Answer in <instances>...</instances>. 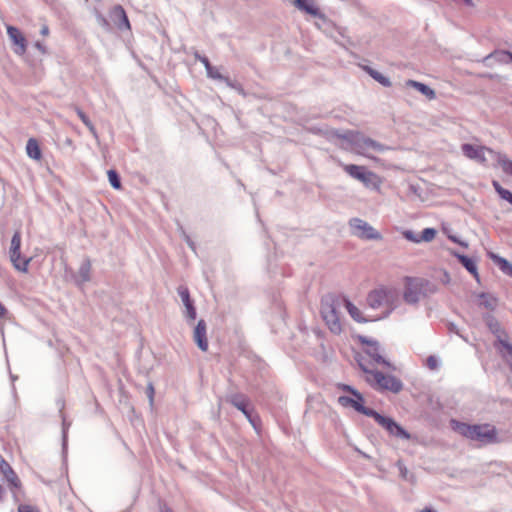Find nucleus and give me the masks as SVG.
<instances>
[{"label": "nucleus", "mask_w": 512, "mask_h": 512, "mask_svg": "<svg viewBox=\"0 0 512 512\" xmlns=\"http://www.w3.org/2000/svg\"><path fill=\"white\" fill-rule=\"evenodd\" d=\"M341 306V296L327 294L321 298L320 315L329 331L334 335H340L343 332V325L340 319Z\"/></svg>", "instance_id": "obj_1"}, {"label": "nucleus", "mask_w": 512, "mask_h": 512, "mask_svg": "<svg viewBox=\"0 0 512 512\" xmlns=\"http://www.w3.org/2000/svg\"><path fill=\"white\" fill-rule=\"evenodd\" d=\"M437 292V285L422 277H404L403 300L410 305H416L421 298L428 297Z\"/></svg>", "instance_id": "obj_2"}, {"label": "nucleus", "mask_w": 512, "mask_h": 512, "mask_svg": "<svg viewBox=\"0 0 512 512\" xmlns=\"http://www.w3.org/2000/svg\"><path fill=\"white\" fill-rule=\"evenodd\" d=\"M359 368L365 373L366 382L376 391H390L392 393H399L403 389L402 381L390 374H383L382 372L370 369L362 362L358 363Z\"/></svg>", "instance_id": "obj_3"}, {"label": "nucleus", "mask_w": 512, "mask_h": 512, "mask_svg": "<svg viewBox=\"0 0 512 512\" xmlns=\"http://www.w3.org/2000/svg\"><path fill=\"white\" fill-rule=\"evenodd\" d=\"M398 292L394 288L379 286L371 290L366 297L367 305L372 309L385 308L388 316L396 307Z\"/></svg>", "instance_id": "obj_4"}, {"label": "nucleus", "mask_w": 512, "mask_h": 512, "mask_svg": "<svg viewBox=\"0 0 512 512\" xmlns=\"http://www.w3.org/2000/svg\"><path fill=\"white\" fill-rule=\"evenodd\" d=\"M21 248V231L16 230L12 236L11 239V246H10V259L13 263L15 269L21 272H27L28 266L32 258H25L21 256L20 253Z\"/></svg>", "instance_id": "obj_5"}, {"label": "nucleus", "mask_w": 512, "mask_h": 512, "mask_svg": "<svg viewBox=\"0 0 512 512\" xmlns=\"http://www.w3.org/2000/svg\"><path fill=\"white\" fill-rule=\"evenodd\" d=\"M349 226L352 234L363 240H381L382 235L375 230L369 223L360 219L352 218L349 220Z\"/></svg>", "instance_id": "obj_6"}, {"label": "nucleus", "mask_w": 512, "mask_h": 512, "mask_svg": "<svg viewBox=\"0 0 512 512\" xmlns=\"http://www.w3.org/2000/svg\"><path fill=\"white\" fill-rule=\"evenodd\" d=\"M371 418H373L377 422L378 425L383 427L389 433V435L396 437V438H400V439H406V440L410 439L411 436H410L409 432L406 431L401 425H399L391 417L383 416L380 413H378L377 411H375V413L373 414V416Z\"/></svg>", "instance_id": "obj_7"}, {"label": "nucleus", "mask_w": 512, "mask_h": 512, "mask_svg": "<svg viewBox=\"0 0 512 512\" xmlns=\"http://www.w3.org/2000/svg\"><path fill=\"white\" fill-rule=\"evenodd\" d=\"M359 340L365 345L364 352L377 364L386 368H391V364L381 355V348L376 340L368 339L365 336H359Z\"/></svg>", "instance_id": "obj_8"}, {"label": "nucleus", "mask_w": 512, "mask_h": 512, "mask_svg": "<svg viewBox=\"0 0 512 512\" xmlns=\"http://www.w3.org/2000/svg\"><path fill=\"white\" fill-rule=\"evenodd\" d=\"M352 147L354 151L360 155H366V151L368 150H384V145L369 137H365L362 133L358 134V137H356L354 143L352 144Z\"/></svg>", "instance_id": "obj_9"}, {"label": "nucleus", "mask_w": 512, "mask_h": 512, "mask_svg": "<svg viewBox=\"0 0 512 512\" xmlns=\"http://www.w3.org/2000/svg\"><path fill=\"white\" fill-rule=\"evenodd\" d=\"M451 428L458 434L472 440H480V425H469L452 419L450 421Z\"/></svg>", "instance_id": "obj_10"}, {"label": "nucleus", "mask_w": 512, "mask_h": 512, "mask_svg": "<svg viewBox=\"0 0 512 512\" xmlns=\"http://www.w3.org/2000/svg\"><path fill=\"white\" fill-rule=\"evenodd\" d=\"M226 400L235 408L240 410L246 418L256 412L254 407L250 404L249 398L242 393L231 394Z\"/></svg>", "instance_id": "obj_11"}, {"label": "nucleus", "mask_w": 512, "mask_h": 512, "mask_svg": "<svg viewBox=\"0 0 512 512\" xmlns=\"http://www.w3.org/2000/svg\"><path fill=\"white\" fill-rule=\"evenodd\" d=\"M177 292L185 306V317L188 321H194L196 319L197 312L194 306V301L190 297V291L188 287L185 285H180L177 288Z\"/></svg>", "instance_id": "obj_12"}, {"label": "nucleus", "mask_w": 512, "mask_h": 512, "mask_svg": "<svg viewBox=\"0 0 512 512\" xmlns=\"http://www.w3.org/2000/svg\"><path fill=\"white\" fill-rule=\"evenodd\" d=\"M510 62H512V53L505 50H496L482 58V64L485 67H494Z\"/></svg>", "instance_id": "obj_13"}, {"label": "nucleus", "mask_w": 512, "mask_h": 512, "mask_svg": "<svg viewBox=\"0 0 512 512\" xmlns=\"http://www.w3.org/2000/svg\"><path fill=\"white\" fill-rule=\"evenodd\" d=\"M7 34L16 46L14 52L18 55H24L27 51V41L21 31L14 26H7Z\"/></svg>", "instance_id": "obj_14"}, {"label": "nucleus", "mask_w": 512, "mask_h": 512, "mask_svg": "<svg viewBox=\"0 0 512 512\" xmlns=\"http://www.w3.org/2000/svg\"><path fill=\"white\" fill-rule=\"evenodd\" d=\"M193 339L201 351L206 352L208 350L207 327L203 319H200L195 326Z\"/></svg>", "instance_id": "obj_15"}, {"label": "nucleus", "mask_w": 512, "mask_h": 512, "mask_svg": "<svg viewBox=\"0 0 512 512\" xmlns=\"http://www.w3.org/2000/svg\"><path fill=\"white\" fill-rule=\"evenodd\" d=\"M110 17L114 24L120 29L129 30L131 28L128 16L121 5H115L110 13Z\"/></svg>", "instance_id": "obj_16"}, {"label": "nucleus", "mask_w": 512, "mask_h": 512, "mask_svg": "<svg viewBox=\"0 0 512 512\" xmlns=\"http://www.w3.org/2000/svg\"><path fill=\"white\" fill-rule=\"evenodd\" d=\"M0 473L7 480L8 484L11 487L19 488L21 486V481L18 478L15 471L12 469L10 464L0 455Z\"/></svg>", "instance_id": "obj_17"}, {"label": "nucleus", "mask_w": 512, "mask_h": 512, "mask_svg": "<svg viewBox=\"0 0 512 512\" xmlns=\"http://www.w3.org/2000/svg\"><path fill=\"white\" fill-rule=\"evenodd\" d=\"M342 169L352 178L362 182L369 169L366 166L340 163Z\"/></svg>", "instance_id": "obj_18"}, {"label": "nucleus", "mask_w": 512, "mask_h": 512, "mask_svg": "<svg viewBox=\"0 0 512 512\" xmlns=\"http://www.w3.org/2000/svg\"><path fill=\"white\" fill-rule=\"evenodd\" d=\"M486 325L489 330L496 336L498 343L497 346L502 345L504 341H508V337L505 331L502 329L500 323L495 318L488 317L486 319Z\"/></svg>", "instance_id": "obj_19"}, {"label": "nucleus", "mask_w": 512, "mask_h": 512, "mask_svg": "<svg viewBox=\"0 0 512 512\" xmlns=\"http://www.w3.org/2000/svg\"><path fill=\"white\" fill-rule=\"evenodd\" d=\"M352 395L354 396V398H353V402H354L353 403V408L357 412H359V413H361V414H363V415H365L367 417H372L376 410L364 406V404H363L364 403L363 395L359 391H352Z\"/></svg>", "instance_id": "obj_20"}, {"label": "nucleus", "mask_w": 512, "mask_h": 512, "mask_svg": "<svg viewBox=\"0 0 512 512\" xmlns=\"http://www.w3.org/2000/svg\"><path fill=\"white\" fill-rule=\"evenodd\" d=\"M502 440L494 426L482 425V444H493Z\"/></svg>", "instance_id": "obj_21"}, {"label": "nucleus", "mask_w": 512, "mask_h": 512, "mask_svg": "<svg viewBox=\"0 0 512 512\" xmlns=\"http://www.w3.org/2000/svg\"><path fill=\"white\" fill-rule=\"evenodd\" d=\"M487 255L493 261V263L501 270L503 274L512 277L511 262L490 251L487 253Z\"/></svg>", "instance_id": "obj_22"}, {"label": "nucleus", "mask_w": 512, "mask_h": 512, "mask_svg": "<svg viewBox=\"0 0 512 512\" xmlns=\"http://www.w3.org/2000/svg\"><path fill=\"white\" fill-rule=\"evenodd\" d=\"M454 255L457 257L459 262L467 269V271H469L473 275V277L476 279V281L478 283H480V275L478 273V269H477V265H476L475 261L466 255H462V254H458V253H454Z\"/></svg>", "instance_id": "obj_23"}, {"label": "nucleus", "mask_w": 512, "mask_h": 512, "mask_svg": "<svg viewBox=\"0 0 512 512\" xmlns=\"http://www.w3.org/2000/svg\"><path fill=\"white\" fill-rule=\"evenodd\" d=\"M341 299L342 304L345 306L347 312L349 313L353 320H355L358 323H365L368 321L366 318L363 317V314L359 310V308L356 307L348 298L341 297Z\"/></svg>", "instance_id": "obj_24"}, {"label": "nucleus", "mask_w": 512, "mask_h": 512, "mask_svg": "<svg viewBox=\"0 0 512 512\" xmlns=\"http://www.w3.org/2000/svg\"><path fill=\"white\" fill-rule=\"evenodd\" d=\"M295 6L306 12L307 14L314 16V17H321L322 14L318 7H316L311 0H295L294 1Z\"/></svg>", "instance_id": "obj_25"}, {"label": "nucleus", "mask_w": 512, "mask_h": 512, "mask_svg": "<svg viewBox=\"0 0 512 512\" xmlns=\"http://www.w3.org/2000/svg\"><path fill=\"white\" fill-rule=\"evenodd\" d=\"M362 183L368 189L379 191L381 188L382 180L375 172L369 170L368 173H366Z\"/></svg>", "instance_id": "obj_26"}, {"label": "nucleus", "mask_w": 512, "mask_h": 512, "mask_svg": "<svg viewBox=\"0 0 512 512\" xmlns=\"http://www.w3.org/2000/svg\"><path fill=\"white\" fill-rule=\"evenodd\" d=\"M361 68L370 76L372 77L375 81H377L378 83H380L382 86L384 87H391L392 83L391 81L389 80L388 77L384 76L383 74H381L380 72H378L377 70L373 69L372 67L368 66V65H363L361 66Z\"/></svg>", "instance_id": "obj_27"}, {"label": "nucleus", "mask_w": 512, "mask_h": 512, "mask_svg": "<svg viewBox=\"0 0 512 512\" xmlns=\"http://www.w3.org/2000/svg\"><path fill=\"white\" fill-rule=\"evenodd\" d=\"M27 155L34 160H40L42 158V152L38 141L35 138H30L26 144Z\"/></svg>", "instance_id": "obj_28"}, {"label": "nucleus", "mask_w": 512, "mask_h": 512, "mask_svg": "<svg viewBox=\"0 0 512 512\" xmlns=\"http://www.w3.org/2000/svg\"><path fill=\"white\" fill-rule=\"evenodd\" d=\"M406 85L408 87L415 88L421 94L425 95L429 99H434L435 96H436L435 95V91L432 88H430L429 86H427L426 84H424V83H421V82H418V81H415V80H408L406 82Z\"/></svg>", "instance_id": "obj_29"}, {"label": "nucleus", "mask_w": 512, "mask_h": 512, "mask_svg": "<svg viewBox=\"0 0 512 512\" xmlns=\"http://www.w3.org/2000/svg\"><path fill=\"white\" fill-rule=\"evenodd\" d=\"M499 304L498 298L490 293H482V307L494 311Z\"/></svg>", "instance_id": "obj_30"}, {"label": "nucleus", "mask_w": 512, "mask_h": 512, "mask_svg": "<svg viewBox=\"0 0 512 512\" xmlns=\"http://www.w3.org/2000/svg\"><path fill=\"white\" fill-rule=\"evenodd\" d=\"M74 111L83 122V124L89 129V131L93 134V136L97 137V130L88 116L84 113V111L78 106H73Z\"/></svg>", "instance_id": "obj_31"}, {"label": "nucleus", "mask_w": 512, "mask_h": 512, "mask_svg": "<svg viewBox=\"0 0 512 512\" xmlns=\"http://www.w3.org/2000/svg\"><path fill=\"white\" fill-rule=\"evenodd\" d=\"M497 349L512 370V344L509 341H504L502 345L497 346Z\"/></svg>", "instance_id": "obj_32"}, {"label": "nucleus", "mask_w": 512, "mask_h": 512, "mask_svg": "<svg viewBox=\"0 0 512 512\" xmlns=\"http://www.w3.org/2000/svg\"><path fill=\"white\" fill-rule=\"evenodd\" d=\"M201 63L204 65L207 76L209 78L215 79V80H223L224 77L221 75L219 70L216 67H213L209 61V59H201Z\"/></svg>", "instance_id": "obj_33"}, {"label": "nucleus", "mask_w": 512, "mask_h": 512, "mask_svg": "<svg viewBox=\"0 0 512 512\" xmlns=\"http://www.w3.org/2000/svg\"><path fill=\"white\" fill-rule=\"evenodd\" d=\"M79 277L82 282H88L91 279V262L89 259H86L82 262L81 266L78 270Z\"/></svg>", "instance_id": "obj_34"}, {"label": "nucleus", "mask_w": 512, "mask_h": 512, "mask_svg": "<svg viewBox=\"0 0 512 512\" xmlns=\"http://www.w3.org/2000/svg\"><path fill=\"white\" fill-rule=\"evenodd\" d=\"M107 175H108V180H109L110 185L114 189L120 190L122 188V184H121V179H120L118 172L114 169H110V170H108Z\"/></svg>", "instance_id": "obj_35"}, {"label": "nucleus", "mask_w": 512, "mask_h": 512, "mask_svg": "<svg viewBox=\"0 0 512 512\" xmlns=\"http://www.w3.org/2000/svg\"><path fill=\"white\" fill-rule=\"evenodd\" d=\"M462 151L465 156L471 159H476L480 157V150L478 147H475L471 144H463L462 145Z\"/></svg>", "instance_id": "obj_36"}, {"label": "nucleus", "mask_w": 512, "mask_h": 512, "mask_svg": "<svg viewBox=\"0 0 512 512\" xmlns=\"http://www.w3.org/2000/svg\"><path fill=\"white\" fill-rule=\"evenodd\" d=\"M360 132H356V131H346L345 133L343 134H340V133H335V136L339 139H343L345 141H347L351 146L352 144L354 143L356 137H358V134Z\"/></svg>", "instance_id": "obj_37"}, {"label": "nucleus", "mask_w": 512, "mask_h": 512, "mask_svg": "<svg viewBox=\"0 0 512 512\" xmlns=\"http://www.w3.org/2000/svg\"><path fill=\"white\" fill-rule=\"evenodd\" d=\"M497 161L501 165L503 171L506 174H509L512 176V161L507 159L506 157L497 156Z\"/></svg>", "instance_id": "obj_38"}, {"label": "nucleus", "mask_w": 512, "mask_h": 512, "mask_svg": "<svg viewBox=\"0 0 512 512\" xmlns=\"http://www.w3.org/2000/svg\"><path fill=\"white\" fill-rule=\"evenodd\" d=\"M437 231L434 228H425L420 234V242H430L436 236Z\"/></svg>", "instance_id": "obj_39"}, {"label": "nucleus", "mask_w": 512, "mask_h": 512, "mask_svg": "<svg viewBox=\"0 0 512 512\" xmlns=\"http://www.w3.org/2000/svg\"><path fill=\"white\" fill-rule=\"evenodd\" d=\"M402 236L413 243H420V235L414 233L412 230H403Z\"/></svg>", "instance_id": "obj_40"}, {"label": "nucleus", "mask_w": 512, "mask_h": 512, "mask_svg": "<svg viewBox=\"0 0 512 512\" xmlns=\"http://www.w3.org/2000/svg\"><path fill=\"white\" fill-rule=\"evenodd\" d=\"M247 420L255 428V430H259L260 429V427H261V418H260V416L258 415L257 412L251 414L247 418Z\"/></svg>", "instance_id": "obj_41"}, {"label": "nucleus", "mask_w": 512, "mask_h": 512, "mask_svg": "<svg viewBox=\"0 0 512 512\" xmlns=\"http://www.w3.org/2000/svg\"><path fill=\"white\" fill-rule=\"evenodd\" d=\"M426 366L430 370L438 369V366H439L438 359L434 355L428 356L426 359Z\"/></svg>", "instance_id": "obj_42"}, {"label": "nucleus", "mask_w": 512, "mask_h": 512, "mask_svg": "<svg viewBox=\"0 0 512 512\" xmlns=\"http://www.w3.org/2000/svg\"><path fill=\"white\" fill-rule=\"evenodd\" d=\"M447 329L449 332L451 333H455L457 334L458 336H460L461 338H463L466 342H469V339L467 336L463 335L460 333L459 329L457 328V326L453 323H448L447 324Z\"/></svg>", "instance_id": "obj_43"}, {"label": "nucleus", "mask_w": 512, "mask_h": 512, "mask_svg": "<svg viewBox=\"0 0 512 512\" xmlns=\"http://www.w3.org/2000/svg\"><path fill=\"white\" fill-rule=\"evenodd\" d=\"M17 510L18 512H40L37 507L28 504H20Z\"/></svg>", "instance_id": "obj_44"}, {"label": "nucleus", "mask_w": 512, "mask_h": 512, "mask_svg": "<svg viewBox=\"0 0 512 512\" xmlns=\"http://www.w3.org/2000/svg\"><path fill=\"white\" fill-rule=\"evenodd\" d=\"M338 402L344 407H347V406L353 407V403H354L353 398L348 397V396H340L338 399Z\"/></svg>", "instance_id": "obj_45"}, {"label": "nucleus", "mask_w": 512, "mask_h": 512, "mask_svg": "<svg viewBox=\"0 0 512 512\" xmlns=\"http://www.w3.org/2000/svg\"><path fill=\"white\" fill-rule=\"evenodd\" d=\"M146 393H147V396H148V398L150 400V403L153 404L155 390H154V386H153V384L151 382L148 383V385H147Z\"/></svg>", "instance_id": "obj_46"}, {"label": "nucleus", "mask_w": 512, "mask_h": 512, "mask_svg": "<svg viewBox=\"0 0 512 512\" xmlns=\"http://www.w3.org/2000/svg\"><path fill=\"white\" fill-rule=\"evenodd\" d=\"M34 47L43 55L47 54L48 51H47V47L45 46L44 43L40 42V41H36L34 43Z\"/></svg>", "instance_id": "obj_47"}, {"label": "nucleus", "mask_w": 512, "mask_h": 512, "mask_svg": "<svg viewBox=\"0 0 512 512\" xmlns=\"http://www.w3.org/2000/svg\"><path fill=\"white\" fill-rule=\"evenodd\" d=\"M69 426H70V423H68L66 421L65 417L63 416L62 427H63V439H64V441L67 438V432H68Z\"/></svg>", "instance_id": "obj_48"}, {"label": "nucleus", "mask_w": 512, "mask_h": 512, "mask_svg": "<svg viewBox=\"0 0 512 512\" xmlns=\"http://www.w3.org/2000/svg\"><path fill=\"white\" fill-rule=\"evenodd\" d=\"M511 193H512V192H510L509 190H507V189H503V190H499V194H498V195H499L503 200H507Z\"/></svg>", "instance_id": "obj_49"}, {"label": "nucleus", "mask_w": 512, "mask_h": 512, "mask_svg": "<svg viewBox=\"0 0 512 512\" xmlns=\"http://www.w3.org/2000/svg\"><path fill=\"white\" fill-rule=\"evenodd\" d=\"M398 467H399V470H400V473H401V476L403 478H406V474H407V468L400 462H398Z\"/></svg>", "instance_id": "obj_50"}, {"label": "nucleus", "mask_w": 512, "mask_h": 512, "mask_svg": "<svg viewBox=\"0 0 512 512\" xmlns=\"http://www.w3.org/2000/svg\"><path fill=\"white\" fill-rule=\"evenodd\" d=\"M49 33H50V30H49L48 25H46V24H45V25H43V26L41 27L40 34H41L42 36H48V35H49Z\"/></svg>", "instance_id": "obj_51"}, {"label": "nucleus", "mask_w": 512, "mask_h": 512, "mask_svg": "<svg viewBox=\"0 0 512 512\" xmlns=\"http://www.w3.org/2000/svg\"><path fill=\"white\" fill-rule=\"evenodd\" d=\"M193 56L199 62H201V59H208L206 56L201 55L198 51L193 52Z\"/></svg>", "instance_id": "obj_52"}, {"label": "nucleus", "mask_w": 512, "mask_h": 512, "mask_svg": "<svg viewBox=\"0 0 512 512\" xmlns=\"http://www.w3.org/2000/svg\"><path fill=\"white\" fill-rule=\"evenodd\" d=\"M186 242L187 244L189 245V247L195 251L196 249V246H195V243L190 239L189 236H186Z\"/></svg>", "instance_id": "obj_53"}, {"label": "nucleus", "mask_w": 512, "mask_h": 512, "mask_svg": "<svg viewBox=\"0 0 512 512\" xmlns=\"http://www.w3.org/2000/svg\"><path fill=\"white\" fill-rule=\"evenodd\" d=\"M7 314V309L5 306L0 302V318L4 317Z\"/></svg>", "instance_id": "obj_54"}, {"label": "nucleus", "mask_w": 512, "mask_h": 512, "mask_svg": "<svg viewBox=\"0 0 512 512\" xmlns=\"http://www.w3.org/2000/svg\"><path fill=\"white\" fill-rule=\"evenodd\" d=\"M484 150H486L491 156H494V153L491 149H486L482 146V158H481L482 162H484L486 160V158L484 157Z\"/></svg>", "instance_id": "obj_55"}, {"label": "nucleus", "mask_w": 512, "mask_h": 512, "mask_svg": "<svg viewBox=\"0 0 512 512\" xmlns=\"http://www.w3.org/2000/svg\"><path fill=\"white\" fill-rule=\"evenodd\" d=\"M493 186L498 194H499V190L504 189L497 181H493Z\"/></svg>", "instance_id": "obj_56"}, {"label": "nucleus", "mask_w": 512, "mask_h": 512, "mask_svg": "<svg viewBox=\"0 0 512 512\" xmlns=\"http://www.w3.org/2000/svg\"><path fill=\"white\" fill-rule=\"evenodd\" d=\"M343 390L349 392L350 394H352V391H357L356 389H354L353 387H351L349 385H344Z\"/></svg>", "instance_id": "obj_57"}, {"label": "nucleus", "mask_w": 512, "mask_h": 512, "mask_svg": "<svg viewBox=\"0 0 512 512\" xmlns=\"http://www.w3.org/2000/svg\"><path fill=\"white\" fill-rule=\"evenodd\" d=\"M445 283H448L450 281L449 274L447 272H444V280Z\"/></svg>", "instance_id": "obj_58"}, {"label": "nucleus", "mask_w": 512, "mask_h": 512, "mask_svg": "<svg viewBox=\"0 0 512 512\" xmlns=\"http://www.w3.org/2000/svg\"><path fill=\"white\" fill-rule=\"evenodd\" d=\"M3 494H4V489H3L2 485L0 484V502L3 500Z\"/></svg>", "instance_id": "obj_59"}, {"label": "nucleus", "mask_w": 512, "mask_h": 512, "mask_svg": "<svg viewBox=\"0 0 512 512\" xmlns=\"http://www.w3.org/2000/svg\"><path fill=\"white\" fill-rule=\"evenodd\" d=\"M482 77H489V78H492V77H494V74H490V73H483V72H482Z\"/></svg>", "instance_id": "obj_60"}, {"label": "nucleus", "mask_w": 512, "mask_h": 512, "mask_svg": "<svg viewBox=\"0 0 512 512\" xmlns=\"http://www.w3.org/2000/svg\"><path fill=\"white\" fill-rule=\"evenodd\" d=\"M421 512H435L434 510H432L431 508H424Z\"/></svg>", "instance_id": "obj_61"}, {"label": "nucleus", "mask_w": 512, "mask_h": 512, "mask_svg": "<svg viewBox=\"0 0 512 512\" xmlns=\"http://www.w3.org/2000/svg\"><path fill=\"white\" fill-rule=\"evenodd\" d=\"M162 512H174L171 508H165Z\"/></svg>", "instance_id": "obj_62"}, {"label": "nucleus", "mask_w": 512, "mask_h": 512, "mask_svg": "<svg viewBox=\"0 0 512 512\" xmlns=\"http://www.w3.org/2000/svg\"><path fill=\"white\" fill-rule=\"evenodd\" d=\"M506 201H508L512 205V193L510 194V196L508 197V199Z\"/></svg>", "instance_id": "obj_63"}, {"label": "nucleus", "mask_w": 512, "mask_h": 512, "mask_svg": "<svg viewBox=\"0 0 512 512\" xmlns=\"http://www.w3.org/2000/svg\"><path fill=\"white\" fill-rule=\"evenodd\" d=\"M506 201H508L512 205V193L510 194V196L508 197V199Z\"/></svg>", "instance_id": "obj_64"}]
</instances>
